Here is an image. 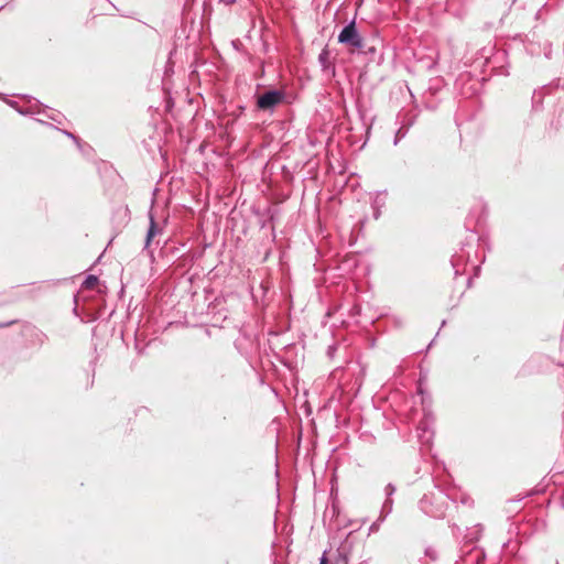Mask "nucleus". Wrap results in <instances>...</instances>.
Listing matches in <instances>:
<instances>
[{"instance_id":"4","label":"nucleus","mask_w":564,"mask_h":564,"mask_svg":"<svg viewBox=\"0 0 564 564\" xmlns=\"http://www.w3.org/2000/svg\"><path fill=\"white\" fill-rule=\"evenodd\" d=\"M97 284L98 278L95 275H88L83 283V288L87 290H93Z\"/></svg>"},{"instance_id":"6","label":"nucleus","mask_w":564,"mask_h":564,"mask_svg":"<svg viewBox=\"0 0 564 564\" xmlns=\"http://www.w3.org/2000/svg\"><path fill=\"white\" fill-rule=\"evenodd\" d=\"M319 564H327V558H326L325 556H323V557L321 558V563H319ZM336 564H347V560H346V557H345V556L339 555V556H338V560H337V562H336Z\"/></svg>"},{"instance_id":"1","label":"nucleus","mask_w":564,"mask_h":564,"mask_svg":"<svg viewBox=\"0 0 564 564\" xmlns=\"http://www.w3.org/2000/svg\"><path fill=\"white\" fill-rule=\"evenodd\" d=\"M338 43L344 45L350 53H358L369 61L379 64L382 58L381 52L378 50L380 40L378 36H366L361 33L356 24V20L347 23L338 34Z\"/></svg>"},{"instance_id":"3","label":"nucleus","mask_w":564,"mask_h":564,"mask_svg":"<svg viewBox=\"0 0 564 564\" xmlns=\"http://www.w3.org/2000/svg\"><path fill=\"white\" fill-rule=\"evenodd\" d=\"M160 232H161V229L159 228V226L155 223L154 218L151 216L150 217V227H149V230H148V234H147V241H145L147 247L150 245L152 239L155 236H158Z\"/></svg>"},{"instance_id":"5","label":"nucleus","mask_w":564,"mask_h":564,"mask_svg":"<svg viewBox=\"0 0 564 564\" xmlns=\"http://www.w3.org/2000/svg\"><path fill=\"white\" fill-rule=\"evenodd\" d=\"M318 59L322 63L324 69L327 68V63L329 61V51L326 47L323 48V51L321 52Z\"/></svg>"},{"instance_id":"2","label":"nucleus","mask_w":564,"mask_h":564,"mask_svg":"<svg viewBox=\"0 0 564 564\" xmlns=\"http://www.w3.org/2000/svg\"><path fill=\"white\" fill-rule=\"evenodd\" d=\"M284 94L281 90H265L257 95V107L260 110H271L282 102Z\"/></svg>"},{"instance_id":"7","label":"nucleus","mask_w":564,"mask_h":564,"mask_svg":"<svg viewBox=\"0 0 564 564\" xmlns=\"http://www.w3.org/2000/svg\"><path fill=\"white\" fill-rule=\"evenodd\" d=\"M231 45L236 51H240L243 46V44L240 40H232Z\"/></svg>"}]
</instances>
